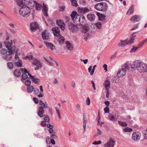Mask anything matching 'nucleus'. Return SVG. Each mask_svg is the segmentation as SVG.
I'll return each instance as SVG.
<instances>
[{"mask_svg":"<svg viewBox=\"0 0 147 147\" xmlns=\"http://www.w3.org/2000/svg\"><path fill=\"white\" fill-rule=\"evenodd\" d=\"M24 59H28L29 60H31L33 59V56L32 55H30L29 56H26L24 58Z\"/></svg>","mask_w":147,"mask_h":147,"instance_id":"53","label":"nucleus"},{"mask_svg":"<svg viewBox=\"0 0 147 147\" xmlns=\"http://www.w3.org/2000/svg\"><path fill=\"white\" fill-rule=\"evenodd\" d=\"M26 5H23L19 10L20 15L22 16L25 17L30 12V9Z\"/></svg>","mask_w":147,"mask_h":147,"instance_id":"1","label":"nucleus"},{"mask_svg":"<svg viewBox=\"0 0 147 147\" xmlns=\"http://www.w3.org/2000/svg\"><path fill=\"white\" fill-rule=\"evenodd\" d=\"M138 26L139 24H136L132 27V28L131 29V30H132L137 28L138 27Z\"/></svg>","mask_w":147,"mask_h":147,"instance_id":"50","label":"nucleus"},{"mask_svg":"<svg viewBox=\"0 0 147 147\" xmlns=\"http://www.w3.org/2000/svg\"><path fill=\"white\" fill-rule=\"evenodd\" d=\"M108 78L107 77L106 80L103 83V85L106 88L107 90H109L110 87V83L109 81L107 79Z\"/></svg>","mask_w":147,"mask_h":147,"instance_id":"13","label":"nucleus"},{"mask_svg":"<svg viewBox=\"0 0 147 147\" xmlns=\"http://www.w3.org/2000/svg\"><path fill=\"white\" fill-rule=\"evenodd\" d=\"M68 28L72 32H75L78 30V28L72 23L69 22L67 25Z\"/></svg>","mask_w":147,"mask_h":147,"instance_id":"6","label":"nucleus"},{"mask_svg":"<svg viewBox=\"0 0 147 147\" xmlns=\"http://www.w3.org/2000/svg\"><path fill=\"white\" fill-rule=\"evenodd\" d=\"M36 3V1H34L33 0H32L31 1H29V2L25 4V5H28V6L29 7H30V9H32V7L34 6V5H35Z\"/></svg>","mask_w":147,"mask_h":147,"instance_id":"17","label":"nucleus"},{"mask_svg":"<svg viewBox=\"0 0 147 147\" xmlns=\"http://www.w3.org/2000/svg\"><path fill=\"white\" fill-rule=\"evenodd\" d=\"M34 93V94H37L39 93V90L37 88H34L33 89Z\"/></svg>","mask_w":147,"mask_h":147,"instance_id":"52","label":"nucleus"},{"mask_svg":"<svg viewBox=\"0 0 147 147\" xmlns=\"http://www.w3.org/2000/svg\"><path fill=\"white\" fill-rule=\"evenodd\" d=\"M48 107V105L47 104L46 102H45V104L43 106H40L39 108V110L38 111L37 114L40 117H43V114L45 111L44 108H47Z\"/></svg>","mask_w":147,"mask_h":147,"instance_id":"5","label":"nucleus"},{"mask_svg":"<svg viewBox=\"0 0 147 147\" xmlns=\"http://www.w3.org/2000/svg\"><path fill=\"white\" fill-rule=\"evenodd\" d=\"M137 69L140 72H144L147 69V65L145 64H142L140 62H137Z\"/></svg>","mask_w":147,"mask_h":147,"instance_id":"4","label":"nucleus"},{"mask_svg":"<svg viewBox=\"0 0 147 147\" xmlns=\"http://www.w3.org/2000/svg\"><path fill=\"white\" fill-rule=\"evenodd\" d=\"M96 26L98 29H100L102 27V23L100 22H98L96 23L94 25L92 24L91 26L92 28L91 32H94L96 30H95V27Z\"/></svg>","mask_w":147,"mask_h":147,"instance_id":"7","label":"nucleus"},{"mask_svg":"<svg viewBox=\"0 0 147 147\" xmlns=\"http://www.w3.org/2000/svg\"><path fill=\"white\" fill-rule=\"evenodd\" d=\"M56 23L59 26H61L62 25V20H57Z\"/></svg>","mask_w":147,"mask_h":147,"instance_id":"56","label":"nucleus"},{"mask_svg":"<svg viewBox=\"0 0 147 147\" xmlns=\"http://www.w3.org/2000/svg\"><path fill=\"white\" fill-rule=\"evenodd\" d=\"M134 11V5H132L128 10V11L127 12V14L129 15L133 13Z\"/></svg>","mask_w":147,"mask_h":147,"instance_id":"30","label":"nucleus"},{"mask_svg":"<svg viewBox=\"0 0 147 147\" xmlns=\"http://www.w3.org/2000/svg\"><path fill=\"white\" fill-rule=\"evenodd\" d=\"M33 89H34V88L32 85L28 86L27 88V92L28 93L32 92L33 90Z\"/></svg>","mask_w":147,"mask_h":147,"instance_id":"33","label":"nucleus"},{"mask_svg":"<svg viewBox=\"0 0 147 147\" xmlns=\"http://www.w3.org/2000/svg\"><path fill=\"white\" fill-rule=\"evenodd\" d=\"M70 16L71 19L76 25H79L81 24L79 21L80 20L81 15L78 14L77 12L73 11L71 12Z\"/></svg>","mask_w":147,"mask_h":147,"instance_id":"2","label":"nucleus"},{"mask_svg":"<svg viewBox=\"0 0 147 147\" xmlns=\"http://www.w3.org/2000/svg\"><path fill=\"white\" fill-rule=\"evenodd\" d=\"M16 51V47L15 45H13L8 49V53L9 54L11 55L14 53Z\"/></svg>","mask_w":147,"mask_h":147,"instance_id":"22","label":"nucleus"},{"mask_svg":"<svg viewBox=\"0 0 147 147\" xmlns=\"http://www.w3.org/2000/svg\"><path fill=\"white\" fill-rule=\"evenodd\" d=\"M87 17L88 19L91 21H94L95 18V16L92 13H89L87 15Z\"/></svg>","mask_w":147,"mask_h":147,"instance_id":"15","label":"nucleus"},{"mask_svg":"<svg viewBox=\"0 0 147 147\" xmlns=\"http://www.w3.org/2000/svg\"><path fill=\"white\" fill-rule=\"evenodd\" d=\"M47 47L50 49L51 50H53L55 49V46L51 43L47 42L45 43Z\"/></svg>","mask_w":147,"mask_h":147,"instance_id":"20","label":"nucleus"},{"mask_svg":"<svg viewBox=\"0 0 147 147\" xmlns=\"http://www.w3.org/2000/svg\"><path fill=\"white\" fill-rule=\"evenodd\" d=\"M36 9V10H40L42 7V5L36 2L35 4Z\"/></svg>","mask_w":147,"mask_h":147,"instance_id":"38","label":"nucleus"},{"mask_svg":"<svg viewBox=\"0 0 147 147\" xmlns=\"http://www.w3.org/2000/svg\"><path fill=\"white\" fill-rule=\"evenodd\" d=\"M66 47L67 49L69 50H72L73 49V47L72 44L69 41H66L65 42Z\"/></svg>","mask_w":147,"mask_h":147,"instance_id":"21","label":"nucleus"},{"mask_svg":"<svg viewBox=\"0 0 147 147\" xmlns=\"http://www.w3.org/2000/svg\"><path fill=\"white\" fill-rule=\"evenodd\" d=\"M12 43V42L11 41V42H10L9 41L4 42V44L5 45L6 47L8 49L11 47Z\"/></svg>","mask_w":147,"mask_h":147,"instance_id":"29","label":"nucleus"},{"mask_svg":"<svg viewBox=\"0 0 147 147\" xmlns=\"http://www.w3.org/2000/svg\"><path fill=\"white\" fill-rule=\"evenodd\" d=\"M14 64L16 66L18 67H21L22 65V61L20 59H19L18 62H15Z\"/></svg>","mask_w":147,"mask_h":147,"instance_id":"35","label":"nucleus"},{"mask_svg":"<svg viewBox=\"0 0 147 147\" xmlns=\"http://www.w3.org/2000/svg\"><path fill=\"white\" fill-rule=\"evenodd\" d=\"M105 113H109V108L108 107H106L104 109Z\"/></svg>","mask_w":147,"mask_h":147,"instance_id":"58","label":"nucleus"},{"mask_svg":"<svg viewBox=\"0 0 147 147\" xmlns=\"http://www.w3.org/2000/svg\"><path fill=\"white\" fill-rule=\"evenodd\" d=\"M96 15L98 16V20L100 21H102L105 19L106 16L105 14H102L99 12H97Z\"/></svg>","mask_w":147,"mask_h":147,"instance_id":"19","label":"nucleus"},{"mask_svg":"<svg viewBox=\"0 0 147 147\" xmlns=\"http://www.w3.org/2000/svg\"><path fill=\"white\" fill-rule=\"evenodd\" d=\"M78 11L79 13L84 14L87 13L89 11V9L87 7H78Z\"/></svg>","mask_w":147,"mask_h":147,"instance_id":"8","label":"nucleus"},{"mask_svg":"<svg viewBox=\"0 0 147 147\" xmlns=\"http://www.w3.org/2000/svg\"><path fill=\"white\" fill-rule=\"evenodd\" d=\"M101 143L102 142L101 141H95L92 143V144L94 145L99 144H101Z\"/></svg>","mask_w":147,"mask_h":147,"instance_id":"60","label":"nucleus"},{"mask_svg":"<svg viewBox=\"0 0 147 147\" xmlns=\"http://www.w3.org/2000/svg\"><path fill=\"white\" fill-rule=\"evenodd\" d=\"M32 81L33 82H34L36 84H39L40 80L38 78H34L32 80Z\"/></svg>","mask_w":147,"mask_h":147,"instance_id":"43","label":"nucleus"},{"mask_svg":"<svg viewBox=\"0 0 147 147\" xmlns=\"http://www.w3.org/2000/svg\"><path fill=\"white\" fill-rule=\"evenodd\" d=\"M80 22L81 24H79V25L82 26L83 25V24L85 23L86 21L85 17L83 15H81V17L80 18Z\"/></svg>","mask_w":147,"mask_h":147,"instance_id":"26","label":"nucleus"},{"mask_svg":"<svg viewBox=\"0 0 147 147\" xmlns=\"http://www.w3.org/2000/svg\"><path fill=\"white\" fill-rule=\"evenodd\" d=\"M132 130V129L131 128H129L128 127H127L125 128H124L123 129V131L125 132H131Z\"/></svg>","mask_w":147,"mask_h":147,"instance_id":"44","label":"nucleus"},{"mask_svg":"<svg viewBox=\"0 0 147 147\" xmlns=\"http://www.w3.org/2000/svg\"><path fill=\"white\" fill-rule=\"evenodd\" d=\"M14 76L16 77H19L20 76L21 73L18 69H16L13 72Z\"/></svg>","mask_w":147,"mask_h":147,"instance_id":"31","label":"nucleus"},{"mask_svg":"<svg viewBox=\"0 0 147 147\" xmlns=\"http://www.w3.org/2000/svg\"><path fill=\"white\" fill-rule=\"evenodd\" d=\"M7 50L5 49H3L1 51V53L2 55L5 54L7 53Z\"/></svg>","mask_w":147,"mask_h":147,"instance_id":"47","label":"nucleus"},{"mask_svg":"<svg viewBox=\"0 0 147 147\" xmlns=\"http://www.w3.org/2000/svg\"><path fill=\"white\" fill-rule=\"evenodd\" d=\"M94 8L97 10L105 11L108 8V5L105 2H100L94 5Z\"/></svg>","mask_w":147,"mask_h":147,"instance_id":"3","label":"nucleus"},{"mask_svg":"<svg viewBox=\"0 0 147 147\" xmlns=\"http://www.w3.org/2000/svg\"><path fill=\"white\" fill-rule=\"evenodd\" d=\"M96 66V65H95L93 66L92 69L91 71L90 72V75H92L94 73V72L95 68Z\"/></svg>","mask_w":147,"mask_h":147,"instance_id":"61","label":"nucleus"},{"mask_svg":"<svg viewBox=\"0 0 147 147\" xmlns=\"http://www.w3.org/2000/svg\"><path fill=\"white\" fill-rule=\"evenodd\" d=\"M126 74V70L124 68H121L119 70L117 73V76L119 77H123Z\"/></svg>","mask_w":147,"mask_h":147,"instance_id":"11","label":"nucleus"},{"mask_svg":"<svg viewBox=\"0 0 147 147\" xmlns=\"http://www.w3.org/2000/svg\"><path fill=\"white\" fill-rule=\"evenodd\" d=\"M96 119L97 120L98 124L100 123V113L99 112H98V114Z\"/></svg>","mask_w":147,"mask_h":147,"instance_id":"54","label":"nucleus"},{"mask_svg":"<svg viewBox=\"0 0 147 147\" xmlns=\"http://www.w3.org/2000/svg\"><path fill=\"white\" fill-rule=\"evenodd\" d=\"M109 118L110 120L112 121H115L116 120V119L114 117L113 115L110 116L109 115Z\"/></svg>","mask_w":147,"mask_h":147,"instance_id":"57","label":"nucleus"},{"mask_svg":"<svg viewBox=\"0 0 147 147\" xmlns=\"http://www.w3.org/2000/svg\"><path fill=\"white\" fill-rule=\"evenodd\" d=\"M25 84L27 86H30L31 84V82L30 80V79H28L25 80V81H24V82Z\"/></svg>","mask_w":147,"mask_h":147,"instance_id":"42","label":"nucleus"},{"mask_svg":"<svg viewBox=\"0 0 147 147\" xmlns=\"http://www.w3.org/2000/svg\"><path fill=\"white\" fill-rule=\"evenodd\" d=\"M87 123L86 119H83V127L84 129V132L86 131V124Z\"/></svg>","mask_w":147,"mask_h":147,"instance_id":"46","label":"nucleus"},{"mask_svg":"<svg viewBox=\"0 0 147 147\" xmlns=\"http://www.w3.org/2000/svg\"><path fill=\"white\" fill-rule=\"evenodd\" d=\"M85 36L84 38V39L86 41H87L88 38L90 37V34L88 33H85Z\"/></svg>","mask_w":147,"mask_h":147,"instance_id":"55","label":"nucleus"},{"mask_svg":"<svg viewBox=\"0 0 147 147\" xmlns=\"http://www.w3.org/2000/svg\"><path fill=\"white\" fill-rule=\"evenodd\" d=\"M140 20V16L138 15L134 16L130 19V20L133 22H136L139 21Z\"/></svg>","mask_w":147,"mask_h":147,"instance_id":"12","label":"nucleus"},{"mask_svg":"<svg viewBox=\"0 0 147 147\" xmlns=\"http://www.w3.org/2000/svg\"><path fill=\"white\" fill-rule=\"evenodd\" d=\"M90 28H89L88 26H84L83 27V29L82 30V32L85 33H86L90 29Z\"/></svg>","mask_w":147,"mask_h":147,"instance_id":"39","label":"nucleus"},{"mask_svg":"<svg viewBox=\"0 0 147 147\" xmlns=\"http://www.w3.org/2000/svg\"><path fill=\"white\" fill-rule=\"evenodd\" d=\"M118 124L123 127H126L127 125V124L125 122H123L121 121H118Z\"/></svg>","mask_w":147,"mask_h":147,"instance_id":"32","label":"nucleus"},{"mask_svg":"<svg viewBox=\"0 0 147 147\" xmlns=\"http://www.w3.org/2000/svg\"><path fill=\"white\" fill-rule=\"evenodd\" d=\"M42 36L43 40H47L49 38V36L47 35L45 30L42 33Z\"/></svg>","mask_w":147,"mask_h":147,"instance_id":"25","label":"nucleus"},{"mask_svg":"<svg viewBox=\"0 0 147 147\" xmlns=\"http://www.w3.org/2000/svg\"><path fill=\"white\" fill-rule=\"evenodd\" d=\"M144 137L145 139H147V129L144 132Z\"/></svg>","mask_w":147,"mask_h":147,"instance_id":"62","label":"nucleus"},{"mask_svg":"<svg viewBox=\"0 0 147 147\" xmlns=\"http://www.w3.org/2000/svg\"><path fill=\"white\" fill-rule=\"evenodd\" d=\"M138 48L137 47H133L130 51V52H135Z\"/></svg>","mask_w":147,"mask_h":147,"instance_id":"51","label":"nucleus"},{"mask_svg":"<svg viewBox=\"0 0 147 147\" xmlns=\"http://www.w3.org/2000/svg\"><path fill=\"white\" fill-rule=\"evenodd\" d=\"M115 142L111 138L107 144H105V147H114Z\"/></svg>","mask_w":147,"mask_h":147,"instance_id":"10","label":"nucleus"},{"mask_svg":"<svg viewBox=\"0 0 147 147\" xmlns=\"http://www.w3.org/2000/svg\"><path fill=\"white\" fill-rule=\"evenodd\" d=\"M146 42H147V39L142 41L138 45V48L139 49Z\"/></svg>","mask_w":147,"mask_h":147,"instance_id":"36","label":"nucleus"},{"mask_svg":"<svg viewBox=\"0 0 147 147\" xmlns=\"http://www.w3.org/2000/svg\"><path fill=\"white\" fill-rule=\"evenodd\" d=\"M4 58V59H5L7 61H9L11 60L12 57L11 56V55L9 54H6Z\"/></svg>","mask_w":147,"mask_h":147,"instance_id":"34","label":"nucleus"},{"mask_svg":"<svg viewBox=\"0 0 147 147\" xmlns=\"http://www.w3.org/2000/svg\"><path fill=\"white\" fill-rule=\"evenodd\" d=\"M43 116H44V119L46 122H49L50 120V119L48 115H43Z\"/></svg>","mask_w":147,"mask_h":147,"instance_id":"45","label":"nucleus"},{"mask_svg":"<svg viewBox=\"0 0 147 147\" xmlns=\"http://www.w3.org/2000/svg\"><path fill=\"white\" fill-rule=\"evenodd\" d=\"M26 74L27 73H24L22 74L21 80L23 82H24V81L28 78V76Z\"/></svg>","mask_w":147,"mask_h":147,"instance_id":"28","label":"nucleus"},{"mask_svg":"<svg viewBox=\"0 0 147 147\" xmlns=\"http://www.w3.org/2000/svg\"><path fill=\"white\" fill-rule=\"evenodd\" d=\"M45 121H41V125L44 127H46V124L45 123Z\"/></svg>","mask_w":147,"mask_h":147,"instance_id":"64","label":"nucleus"},{"mask_svg":"<svg viewBox=\"0 0 147 147\" xmlns=\"http://www.w3.org/2000/svg\"><path fill=\"white\" fill-rule=\"evenodd\" d=\"M36 67L35 68L34 70L36 71L38 70L39 68H41L42 67V64L41 63L40 64L36 66Z\"/></svg>","mask_w":147,"mask_h":147,"instance_id":"59","label":"nucleus"},{"mask_svg":"<svg viewBox=\"0 0 147 147\" xmlns=\"http://www.w3.org/2000/svg\"><path fill=\"white\" fill-rule=\"evenodd\" d=\"M30 29L31 31L34 32L36 30L37 27L36 23H31L30 24Z\"/></svg>","mask_w":147,"mask_h":147,"instance_id":"16","label":"nucleus"},{"mask_svg":"<svg viewBox=\"0 0 147 147\" xmlns=\"http://www.w3.org/2000/svg\"><path fill=\"white\" fill-rule=\"evenodd\" d=\"M19 71H21L23 73H28V71L26 69V68H21L19 70Z\"/></svg>","mask_w":147,"mask_h":147,"instance_id":"49","label":"nucleus"},{"mask_svg":"<svg viewBox=\"0 0 147 147\" xmlns=\"http://www.w3.org/2000/svg\"><path fill=\"white\" fill-rule=\"evenodd\" d=\"M132 138L133 140L135 141H137L138 139L139 140L140 136L138 133L134 132L132 134Z\"/></svg>","mask_w":147,"mask_h":147,"instance_id":"18","label":"nucleus"},{"mask_svg":"<svg viewBox=\"0 0 147 147\" xmlns=\"http://www.w3.org/2000/svg\"><path fill=\"white\" fill-rule=\"evenodd\" d=\"M51 30L53 32V34L55 36H58L60 35V30L58 27H55L52 28Z\"/></svg>","mask_w":147,"mask_h":147,"instance_id":"9","label":"nucleus"},{"mask_svg":"<svg viewBox=\"0 0 147 147\" xmlns=\"http://www.w3.org/2000/svg\"><path fill=\"white\" fill-rule=\"evenodd\" d=\"M128 44H129V43L128 42V41H127L126 40H121L120 42L119 43L118 46L119 47L123 46Z\"/></svg>","mask_w":147,"mask_h":147,"instance_id":"23","label":"nucleus"},{"mask_svg":"<svg viewBox=\"0 0 147 147\" xmlns=\"http://www.w3.org/2000/svg\"><path fill=\"white\" fill-rule=\"evenodd\" d=\"M71 5L76 7L78 6L77 1L76 0H70Z\"/></svg>","mask_w":147,"mask_h":147,"instance_id":"40","label":"nucleus"},{"mask_svg":"<svg viewBox=\"0 0 147 147\" xmlns=\"http://www.w3.org/2000/svg\"><path fill=\"white\" fill-rule=\"evenodd\" d=\"M97 132L96 134V135H95V136H97L98 135H100L101 134V130L99 129L98 128L97 129Z\"/></svg>","mask_w":147,"mask_h":147,"instance_id":"63","label":"nucleus"},{"mask_svg":"<svg viewBox=\"0 0 147 147\" xmlns=\"http://www.w3.org/2000/svg\"><path fill=\"white\" fill-rule=\"evenodd\" d=\"M17 3L18 5L20 6L22 5H24L23 4V0H16Z\"/></svg>","mask_w":147,"mask_h":147,"instance_id":"48","label":"nucleus"},{"mask_svg":"<svg viewBox=\"0 0 147 147\" xmlns=\"http://www.w3.org/2000/svg\"><path fill=\"white\" fill-rule=\"evenodd\" d=\"M43 7L42 8V11L43 12L44 14L46 17L48 16L47 13L48 9L46 7V6L44 4H43Z\"/></svg>","mask_w":147,"mask_h":147,"instance_id":"27","label":"nucleus"},{"mask_svg":"<svg viewBox=\"0 0 147 147\" xmlns=\"http://www.w3.org/2000/svg\"><path fill=\"white\" fill-rule=\"evenodd\" d=\"M65 40V38L62 35H60L58 36V42L60 45H63L64 43Z\"/></svg>","mask_w":147,"mask_h":147,"instance_id":"14","label":"nucleus"},{"mask_svg":"<svg viewBox=\"0 0 147 147\" xmlns=\"http://www.w3.org/2000/svg\"><path fill=\"white\" fill-rule=\"evenodd\" d=\"M34 60V61L32 63V65L35 66H37V65L41 63L40 61L37 59H35Z\"/></svg>","mask_w":147,"mask_h":147,"instance_id":"37","label":"nucleus"},{"mask_svg":"<svg viewBox=\"0 0 147 147\" xmlns=\"http://www.w3.org/2000/svg\"><path fill=\"white\" fill-rule=\"evenodd\" d=\"M136 32H134L132 33L130 36V40L128 41L129 43H132L133 42V41L134 40L136 36V35H134V34Z\"/></svg>","mask_w":147,"mask_h":147,"instance_id":"24","label":"nucleus"},{"mask_svg":"<svg viewBox=\"0 0 147 147\" xmlns=\"http://www.w3.org/2000/svg\"><path fill=\"white\" fill-rule=\"evenodd\" d=\"M8 67L10 69H12L13 67V64L11 62H8L7 63Z\"/></svg>","mask_w":147,"mask_h":147,"instance_id":"41","label":"nucleus"}]
</instances>
